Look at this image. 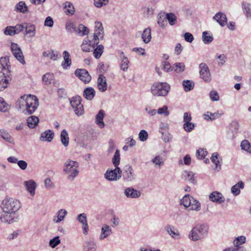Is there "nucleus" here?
<instances>
[{"label": "nucleus", "mask_w": 251, "mask_h": 251, "mask_svg": "<svg viewBox=\"0 0 251 251\" xmlns=\"http://www.w3.org/2000/svg\"><path fill=\"white\" fill-rule=\"evenodd\" d=\"M223 114V112L219 113V111L215 113H211L207 111L203 114V118L206 121H213L218 119Z\"/></svg>", "instance_id": "nucleus-24"}, {"label": "nucleus", "mask_w": 251, "mask_h": 251, "mask_svg": "<svg viewBox=\"0 0 251 251\" xmlns=\"http://www.w3.org/2000/svg\"><path fill=\"white\" fill-rule=\"evenodd\" d=\"M26 190L31 195L34 196L35 194V190L36 188V183L33 180L26 181L24 182Z\"/></svg>", "instance_id": "nucleus-26"}, {"label": "nucleus", "mask_w": 251, "mask_h": 251, "mask_svg": "<svg viewBox=\"0 0 251 251\" xmlns=\"http://www.w3.org/2000/svg\"><path fill=\"white\" fill-rule=\"evenodd\" d=\"M142 38L144 43H149L151 38V32H142Z\"/></svg>", "instance_id": "nucleus-63"}, {"label": "nucleus", "mask_w": 251, "mask_h": 251, "mask_svg": "<svg viewBox=\"0 0 251 251\" xmlns=\"http://www.w3.org/2000/svg\"><path fill=\"white\" fill-rule=\"evenodd\" d=\"M141 10L143 17L149 19L153 15L154 9L150 4H147L142 6Z\"/></svg>", "instance_id": "nucleus-17"}, {"label": "nucleus", "mask_w": 251, "mask_h": 251, "mask_svg": "<svg viewBox=\"0 0 251 251\" xmlns=\"http://www.w3.org/2000/svg\"><path fill=\"white\" fill-rule=\"evenodd\" d=\"M2 210L6 212L15 213L20 208L21 203L13 198H5L0 205Z\"/></svg>", "instance_id": "nucleus-5"}, {"label": "nucleus", "mask_w": 251, "mask_h": 251, "mask_svg": "<svg viewBox=\"0 0 251 251\" xmlns=\"http://www.w3.org/2000/svg\"><path fill=\"white\" fill-rule=\"evenodd\" d=\"M107 82L105 76L102 74L100 75L98 79V87L99 90L103 92L107 89Z\"/></svg>", "instance_id": "nucleus-20"}, {"label": "nucleus", "mask_w": 251, "mask_h": 251, "mask_svg": "<svg viewBox=\"0 0 251 251\" xmlns=\"http://www.w3.org/2000/svg\"><path fill=\"white\" fill-rule=\"evenodd\" d=\"M75 74L85 83L89 82L91 80V76L85 69H77L75 71Z\"/></svg>", "instance_id": "nucleus-11"}, {"label": "nucleus", "mask_w": 251, "mask_h": 251, "mask_svg": "<svg viewBox=\"0 0 251 251\" xmlns=\"http://www.w3.org/2000/svg\"><path fill=\"white\" fill-rule=\"evenodd\" d=\"M191 201V197H190L189 195H185L181 200L180 204L185 207H188L190 206Z\"/></svg>", "instance_id": "nucleus-44"}, {"label": "nucleus", "mask_w": 251, "mask_h": 251, "mask_svg": "<svg viewBox=\"0 0 251 251\" xmlns=\"http://www.w3.org/2000/svg\"><path fill=\"white\" fill-rule=\"evenodd\" d=\"M202 39L205 44H209L213 40V35L210 32H202Z\"/></svg>", "instance_id": "nucleus-41"}, {"label": "nucleus", "mask_w": 251, "mask_h": 251, "mask_svg": "<svg viewBox=\"0 0 251 251\" xmlns=\"http://www.w3.org/2000/svg\"><path fill=\"white\" fill-rule=\"evenodd\" d=\"M96 244L93 241L85 242L84 251H96Z\"/></svg>", "instance_id": "nucleus-43"}, {"label": "nucleus", "mask_w": 251, "mask_h": 251, "mask_svg": "<svg viewBox=\"0 0 251 251\" xmlns=\"http://www.w3.org/2000/svg\"><path fill=\"white\" fill-rule=\"evenodd\" d=\"M123 176L124 181L126 182H131L136 179V175L131 166L127 165L125 166Z\"/></svg>", "instance_id": "nucleus-10"}, {"label": "nucleus", "mask_w": 251, "mask_h": 251, "mask_svg": "<svg viewBox=\"0 0 251 251\" xmlns=\"http://www.w3.org/2000/svg\"><path fill=\"white\" fill-rule=\"evenodd\" d=\"M166 19L171 25H174L177 24V17L173 13L166 14Z\"/></svg>", "instance_id": "nucleus-39"}, {"label": "nucleus", "mask_w": 251, "mask_h": 251, "mask_svg": "<svg viewBox=\"0 0 251 251\" xmlns=\"http://www.w3.org/2000/svg\"><path fill=\"white\" fill-rule=\"evenodd\" d=\"M194 174L192 172L185 171L183 174V178L184 179L188 178L189 180L193 183H195V179L194 177Z\"/></svg>", "instance_id": "nucleus-52"}, {"label": "nucleus", "mask_w": 251, "mask_h": 251, "mask_svg": "<svg viewBox=\"0 0 251 251\" xmlns=\"http://www.w3.org/2000/svg\"><path fill=\"white\" fill-rule=\"evenodd\" d=\"M53 132L50 129H48L41 134L40 139L42 141L50 142L53 139Z\"/></svg>", "instance_id": "nucleus-23"}, {"label": "nucleus", "mask_w": 251, "mask_h": 251, "mask_svg": "<svg viewBox=\"0 0 251 251\" xmlns=\"http://www.w3.org/2000/svg\"><path fill=\"white\" fill-rule=\"evenodd\" d=\"M0 135L4 140L9 143H11L13 141L12 138L9 133L4 130H0Z\"/></svg>", "instance_id": "nucleus-53"}, {"label": "nucleus", "mask_w": 251, "mask_h": 251, "mask_svg": "<svg viewBox=\"0 0 251 251\" xmlns=\"http://www.w3.org/2000/svg\"><path fill=\"white\" fill-rule=\"evenodd\" d=\"M208 231V227L206 225H197L190 231L188 238L193 241L200 240L207 236Z\"/></svg>", "instance_id": "nucleus-3"}, {"label": "nucleus", "mask_w": 251, "mask_h": 251, "mask_svg": "<svg viewBox=\"0 0 251 251\" xmlns=\"http://www.w3.org/2000/svg\"><path fill=\"white\" fill-rule=\"evenodd\" d=\"M124 193L127 198L129 199L138 198L140 197L141 194L140 191L131 187L126 188Z\"/></svg>", "instance_id": "nucleus-16"}, {"label": "nucleus", "mask_w": 251, "mask_h": 251, "mask_svg": "<svg viewBox=\"0 0 251 251\" xmlns=\"http://www.w3.org/2000/svg\"><path fill=\"white\" fill-rule=\"evenodd\" d=\"M54 79L53 73H47L42 77V80L46 85L50 84Z\"/></svg>", "instance_id": "nucleus-36"}, {"label": "nucleus", "mask_w": 251, "mask_h": 251, "mask_svg": "<svg viewBox=\"0 0 251 251\" xmlns=\"http://www.w3.org/2000/svg\"><path fill=\"white\" fill-rule=\"evenodd\" d=\"M78 163L76 161L68 159L64 163L63 171L67 175V178L73 181L78 175Z\"/></svg>", "instance_id": "nucleus-4"}, {"label": "nucleus", "mask_w": 251, "mask_h": 251, "mask_svg": "<svg viewBox=\"0 0 251 251\" xmlns=\"http://www.w3.org/2000/svg\"><path fill=\"white\" fill-rule=\"evenodd\" d=\"M191 203L190 206L191 209L193 210L198 211L201 209V203L200 202L194 199L193 197H191Z\"/></svg>", "instance_id": "nucleus-50"}, {"label": "nucleus", "mask_w": 251, "mask_h": 251, "mask_svg": "<svg viewBox=\"0 0 251 251\" xmlns=\"http://www.w3.org/2000/svg\"><path fill=\"white\" fill-rule=\"evenodd\" d=\"M207 154V152L203 149H199L197 151L196 155L199 159H204Z\"/></svg>", "instance_id": "nucleus-59"}, {"label": "nucleus", "mask_w": 251, "mask_h": 251, "mask_svg": "<svg viewBox=\"0 0 251 251\" xmlns=\"http://www.w3.org/2000/svg\"><path fill=\"white\" fill-rule=\"evenodd\" d=\"M246 241V238L244 236H240L236 237L233 242L234 245L241 246L245 243Z\"/></svg>", "instance_id": "nucleus-51"}, {"label": "nucleus", "mask_w": 251, "mask_h": 251, "mask_svg": "<svg viewBox=\"0 0 251 251\" xmlns=\"http://www.w3.org/2000/svg\"><path fill=\"white\" fill-rule=\"evenodd\" d=\"M152 162L153 164L159 166H162L164 164L163 158L159 156H156L152 160Z\"/></svg>", "instance_id": "nucleus-60"}, {"label": "nucleus", "mask_w": 251, "mask_h": 251, "mask_svg": "<svg viewBox=\"0 0 251 251\" xmlns=\"http://www.w3.org/2000/svg\"><path fill=\"white\" fill-rule=\"evenodd\" d=\"M66 29L68 31H87L88 28L82 24H79L77 27L71 21L66 24Z\"/></svg>", "instance_id": "nucleus-14"}, {"label": "nucleus", "mask_w": 251, "mask_h": 251, "mask_svg": "<svg viewBox=\"0 0 251 251\" xmlns=\"http://www.w3.org/2000/svg\"><path fill=\"white\" fill-rule=\"evenodd\" d=\"M174 66L175 67V71L176 73H181L184 71L185 65L183 63H176Z\"/></svg>", "instance_id": "nucleus-58"}, {"label": "nucleus", "mask_w": 251, "mask_h": 251, "mask_svg": "<svg viewBox=\"0 0 251 251\" xmlns=\"http://www.w3.org/2000/svg\"><path fill=\"white\" fill-rule=\"evenodd\" d=\"M211 161L215 164V168L214 169L217 171H219L221 169V164L220 160L222 159L219 157V155L217 152H214L212 154L211 157Z\"/></svg>", "instance_id": "nucleus-25"}, {"label": "nucleus", "mask_w": 251, "mask_h": 251, "mask_svg": "<svg viewBox=\"0 0 251 251\" xmlns=\"http://www.w3.org/2000/svg\"><path fill=\"white\" fill-rule=\"evenodd\" d=\"M76 220L81 224V225L87 222L86 214L84 213L79 214L76 217Z\"/></svg>", "instance_id": "nucleus-57"}, {"label": "nucleus", "mask_w": 251, "mask_h": 251, "mask_svg": "<svg viewBox=\"0 0 251 251\" xmlns=\"http://www.w3.org/2000/svg\"><path fill=\"white\" fill-rule=\"evenodd\" d=\"M148 137V133L145 130H141L139 133V139L141 141L144 142L147 140Z\"/></svg>", "instance_id": "nucleus-64"}, {"label": "nucleus", "mask_w": 251, "mask_h": 251, "mask_svg": "<svg viewBox=\"0 0 251 251\" xmlns=\"http://www.w3.org/2000/svg\"><path fill=\"white\" fill-rule=\"evenodd\" d=\"M120 161V151L116 150L112 158V163L115 167L114 170H107L104 174V177L109 181H115L122 177V171L118 167Z\"/></svg>", "instance_id": "nucleus-2"}, {"label": "nucleus", "mask_w": 251, "mask_h": 251, "mask_svg": "<svg viewBox=\"0 0 251 251\" xmlns=\"http://www.w3.org/2000/svg\"><path fill=\"white\" fill-rule=\"evenodd\" d=\"M244 188V183L242 181H240L231 188V192L234 196L239 195L240 193V189Z\"/></svg>", "instance_id": "nucleus-27"}, {"label": "nucleus", "mask_w": 251, "mask_h": 251, "mask_svg": "<svg viewBox=\"0 0 251 251\" xmlns=\"http://www.w3.org/2000/svg\"><path fill=\"white\" fill-rule=\"evenodd\" d=\"M165 230L172 238L176 239L180 238L179 233L178 230H177L175 226L171 225H167L165 227Z\"/></svg>", "instance_id": "nucleus-21"}, {"label": "nucleus", "mask_w": 251, "mask_h": 251, "mask_svg": "<svg viewBox=\"0 0 251 251\" xmlns=\"http://www.w3.org/2000/svg\"><path fill=\"white\" fill-rule=\"evenodd\" d=\"M209 200L214 202L222 203L225 201V198L223 194L217 191H214L209 196Z\"/></svg>", "instance_id": "nucleus-19"}, {"label": "nucleus", "mask_w": 251, "mask_h": 251, "mask_svg": "<svg viewBox=\"0 0 251 251\" xmlns=\"http://www.w3.org/2000/svg\"><path fill=\"white\" fill-rule=\"evenodd\" d=\"M240 146L242 150H243L251 153V146L250 142L248 140H244L242 141Z\"/></svg>", "instance_id": "nucleus-49"}, {"label": "nucleus", "mask_w": 251, "mask_h": 251, "mask_svg": "<svg viewBox=\"0 0 251 251\" xmlns=\"http://www.w3.org/2000/svg\"><path fill=\"white\" fill-rule=\"evenodd\" d=\"M182 85L184 87V90L186 92L191 91L194 87V83L189 80H183Z\"/></svg>", "instance_id": "nucleus-42"}, {"label": "nucleus", "mask_w": 251, "mask_h": 251, "mask_svg": "<svg viewBox=\"0 0 251 251\" xmlns=\"http://www.w3.org/2000/svg\"><path fill=\"white\" fill-rule=\"evenodd\" d=\"M67 214V211L64 209H61L57 212V215L53 217V220L55 223H58L63 220Z\"/></svg>", "instance_id": "nucleus-32"}, {"label": "nucleus", "mask_w": 251, "mask_h": 251, "mask_svg": "<svg viewBox=\"0 0 251 251\" xmlns=\"http://www.w3.org/2000/svg\"><path fill=\"white\" fill-rule=\"evenodd\" d=\"M64 62L62 63V67L66 69L68 67L70 66L71 64V59L70 58V54L67 51H64L63 53Z\"/></svg>", "instance_id": "nucleus-33"}, {"label": "nucleus", "mask_w": 251, "mask_h": 251, "mask_svg": "<svg viewBox=\"0 0 251 251\" xmlns=\"http://www.w3.org/2000/svg\"><path fill=\"white\" fill-rule=\"evenodd\" d=\"M170 90V86L166 82L156 83L151 87V92L155 96H166Z\"/></svg>", "instance_id": "nucleus-6"}, {"label": "nucleus", "mask_w": 251, "mask_h": 251, "mask_svg": "<svg viewBox=\"0 0 251 251\" xmlns=\"http://www.w3.org/2000/svg\"><path fill=\"white\" fill-rule=\"evenodd\" d=\"M10 65L8 57H2L0 59V73H5V70L7 71L8 74H10Z\"/></svg>", "instance_id": "nucleus-18"}, {"label": "nucleus", "mask_w": 251, "mask_h": 251, "mask_svg": "<svg viewBox=\"0 0 251 251\" xmlns=\"http://www.w3.org/2000/svg\"><path fill=\"white\" fill-rule=\"evenodd\" d=\"M39 123V119L37 116H31L27 119V124L30 128H35Z\"/></svg>", "instance_id": "nucleus-35"}, {"label": "nucleus", "mask_w": 251, "mask_h": 251, "mask_svg": "<svg viewBox=\"0 0 251 251\" xmlns=\"http://www.w3.org/2000/svg\"><path fill=\"white\" fill-rule=\"evenodd\" d=\"M109 2V0H94V5L98 8L105 6Z\"/></svg>", "instance_id": "nucleus-47"}, {"label": "nucleus", "mask_w": 251, "mask_h": 251, "mask_svg": "<svg viewBox=\"0 0 251 251\" xmlns=\"http://www.w3.org/2000/svg\"><path fill=\"white\" fill-rule=\"evenodd\" d=\"M64 7L66 14L73 15L75 12V9L73 4L70 1H66L64 3Z\"/></svg>", "instance_id": "nucleus-37"}, {"label": "nucleus", "mask_w": 251, "mask_h": 251, "mask_svg": "<svg viewBox=\"0 0 251 251\" xmlns=\"http://www.w3.org/2000/svg\"><path fill=\"white\" fill-rule=\"evenodd\" d=\"M157 24L162 28L165 27L167 25V21L165 13H160L157 16Z\"/></svg>", "instance_id": "nucleus-28"}, {"label": "nucleus", "mask_w": 251, "mask_h": 251, "mask_svg": "<svg viewBox=\"0 0 251 251\" xmlns=\"http://www.w3.org/2000/svg\"><path fill=\"white\" fill-rule=\"evenodd\" d=\"M213 21L218 23L219 25L222 27L225 26L227 24V18L226 15L222 12H217L212 18Z\"/></svg>", "instance_id": "nucleus-15"}, {"label": "nucleus", "mask_w": 251, "mask_h": 251, "mask_svg": "<svg viewBox=\"0 0 251 251\" xmlns=\"http://www.w3.org/2000/svg\"><path fill=\"white\" fill-rule=\"evenodd\" d=\"M16 107L18 110L23 109L25 114H32L39 106V100L34 95H24L16 102Z\"/></svg>", "instance_id": "nucleus-1"}, {"label": "nucleus", "mask_w": 251, "mask_h": 251, "mask_svg": "<svg viewBox=\"0 0 251 251\" xmlns=\"http://www.w3.org/2000/svg\"><path fill=\"white\" fill-rule=\"evenodd\" d=\"M89 32H78V34L80 36H84L85 35H87V36L84 39H86V42L90 43V45H92V47H94V45L93 44L94 43V39H95V37H94V33L89 34Z\"/></svg>", "instance_id": "nucleus-40"}, {"label": "nucleus", "mask_w": 251, "mask_h": 251, "mask_svg": "<svg viewBox=\"0 0 251 251\" xmlns=\"http://www.w3.org/2000/svg\"><path fill=\"white\" fill-rule=\"evenodd\" d=\"M81 98L78 96L72 98L70 100L71 105L77 116H81L84 113L83 106L81 104Z\"/></svg>", "instance_id": "nucleus-8"}, {"label": "nucleus", "mask_w": 251, "mask_h": 251, "mask_svg": "<svg viewBox=\"0 0 251 251\" xmlns=\"http://www.w3.org/2000/svg\"><path fill=\"white\" fill-rule=\"evenodd\" d=\"M200 77L205 81H211V75L207 65L204 63H201L199 65Z\"/></svg>", "instance_id": "nucleus-9"}, {"label": "nucleus", "mask_w": 251, "mask_h": 251, "mask_svg": "<svg viewBox=\"0 0 251 251\" xmlns=\"http://www.w3.org/2000/svg\"><path fill=\"white\" fill-rule=\"evenodd\" d=\"M43 55L44 57H49L50 59L56 60L58 58V55L54 53L53 51H47L43 52Z\"/></svg>", "instance_id": "nucleus-56"}, {"label": "nucleus", "mask_w": 251, "mask_h": 251, "mask_svg": "<svg viewBox=\"0 0 251 251\" xmlns=\"http://www.w3.org/2000/svg\"><path fill=\"white\" fill-rule=\"evenodd\" d=\"M60 242L61 241L59 239V237L55 236L50 240L49 242V245L51 248H54L58 245Z\"/></svg>", "instance_id": "nucleus-55"}, {"label": "nucleus", "mask_w": 251, "mask_h": 251, "mask_svg": "<svg viewBox=\"0 0 251 251\" xmlns=\"http://www.w3.org/2000/svg\"><path fill=\"white\" fill-rule=\"evenodd\" d=\"M103 46L102 45H99L94 50L93 54L94 57L98 59L101 56L103 51Z\"/></svg>", "instance_id": "nucleus-48"}, {"label": "nucleus", "mask_w": 251, "mask_h": 251, "mask_svg": "<svg viewBox=\"0 0 251 251\" xmlns=\"http://www.w3.org/2000/svg\"><path fill=\"white\" fill-rule=\"evenodd\" d=\"M242 8L246 17L251 18V4L243 1L242 3Z\"/></svg>", "instance_id": "nucleus-30"}, {"label": "nucleus", "mask_w": 251, "mask_h": 251, "mask_svg": "<svg viewBox=\"0 0 251 251\" xmlns=\"http://www.w3.org/2000/svg\"><path fill=\"white\" fill-rule=\"evenodd\" d=\"M6 74L0 73V91L4 90L7 87L10 80V75L7 71L5 70Z\"/></svg>", "instance_id": "nucleus-13"}, {"label": "nucleus", "mask_w": 251, "mask_h": 251, "mask_svg": "<svg viewBox=\"0 0 251 251\" xmlns=\"http://www.w3.org/2000/svg\"><path fill=\"white\" fill-rule=\"evenodd\" d=\"M0 220L2 223L10 224L17 221L15 213L2 211L0 214Z\"/></svg>", "instance_id": "nucleus-12"}, {"label": "nucleus", "mask_w": 251, "mask_h": 251, "mask_svg": "<svg viewBox=\"0 0 251 251\" xmlns=\"http://www.w3.org/2000/svg\"><path fill=\"white\" fill-rule=\"evenodd\" d=\"M35 26L31 24L23 23L13 26H7L4 31H35Z\"/></svg>", "instance_id": "nucleus-7"}, {"label": "nucleus", "mask_w": 251, "mask_h": 251, "mask_svg": "<svg viewBox=\"0 0 251 251\" xmlns=\"http://www.w3.org/2000/svg\"><path fill=\"white\" fill-rule=\"evenodd\" d=\"M15 10L22 13H25L28 11V7L24 1H21L15 5Z\"/></svg>", "instance_id": "nucleus-34"}, {"label": "nucleus", "mask_w": 251, "mask_h": 251, "mask_svg": "<svg viewBox=\"0 0 251 251\" xmlns=\"http://www.w3.org/2000/svg\"><path fill=\"white\" fill-rule=\"evenodd\" d=\"M10 108V105L6 103L2 98L0 97V111L5 112Z\"/></svg>", "instance_id": "nucleus-46"}, {"label": "nucleus", "mask_w": 251, "mask_h": 251, "mask_svg": "<svg viewBox=\"0 0 251 251\" xmlns=\"http://www.w3.org/2000/svg\"><path fill=\"white\" fill-rule=\"evenodd\" d=\"M239 127V124L237 121H233L231 122L229 129L232 133L233 136H234L237 133Z\"/></svg>", "instance_id": "nucleus-45"}, {"label": "nucleus", "mask_w": 251, "mask_h": 251, "mask_svg": "<svg viewBox=\"0 0 251 251\" xmlns=\"http://www.w3.org/2000/svg\"><path fill=\"white\" fill-rule=\"evenodd\" d=\"M95 95V91L92 87H88L84 89L83 96L88 100H92Z\"/></svg>", "instance_id": "nucleus-31"}, {"label": "nucleus", "mask_w": 251, "mask_h": 251, "mask_svg": "<svg viewBox=\"0 0 251 251\" xmlns=\"http://www.w3.org/2000/svg\"><path fill=\"white\" fill-rule=\"evenodd\" d=\"M195 124L191 122H186L183 125V128L187 132H191L195 127Z\"/></svg>", "instance_id": "nucleus-61"}, {"label": "nucleus", "mask_w": 251, "mask_h": 251, "mask_svg": "<svg viewBox=\"0 0 251 251\" xmlns=\"http://www.w3.org/2000/svg\"><path fill=\"white\" fill-rule=\"evenodd\" d=\"M86 39H84L81 46V50L85 52H90L92 49L94 47L90 45V43L86 42Z\"/></svg>", "instance_id": "nucleus-54"}, {"label": "nucleus", "mask_w": 251, "mask_h": 251, "mask_svg": "<svg viewBox=\"0 0 251 251\" xmlns=\"http://www.w3.org/2000/svg\"><path fill=\"white\" fill-rule=\"evenodd\" d=\"M104 112L103 110H100L96 116V121L97 124L100 127H104V123L103 121L104 118Z\"/></svg>", "instance_id": "nucleus-29"}, {"label": "nucleus", "mask_w": 251, "mask_h": 251, "mask_svg": "<svg viewBox=\"0 0 251 251\" xmlns=\"http://www.w3.org/2000/svg\"><path fill=\"white\" fill-rule=\"evenodd\" d=\"M112 233V229L110 226L106 224H104L101 228V233L99 239L100 240H103L111 235Z\"/></svg>", "instance_id": "nucleus-22"}, {"label": "nucleus", "mask_w": 251, "mask_h": 251, "mask_svg": "<svg viewBox=\"0 0 251 251\" xmlns=\"http://www.w3.org/2000/svg\"><path fill=\"white\" fill-rule=\"evenodd\" d=\"M61 141L64 147L68 146L69 144V138L66 130L63 129L61 132L60 135Z\"/></svg>", "instance_id": "nucleus-38"}, {"label": "nucleus", "mask_w": 251, "mask_h": 251, "mask_svg": "<svg viewBox=\"0 0 251 251\" xmlns=\"http://www.w3.org/2000/svg\"><path fill=\"white\" fill-rule=\"evenodd\" d=\"M157 113L158 114H163L164 116H167L169 115V111L168 110V106L164 105L162 107H160L157 110Z\"/></svg>", "instance_id": "nucleus-62"}]
</instances>
